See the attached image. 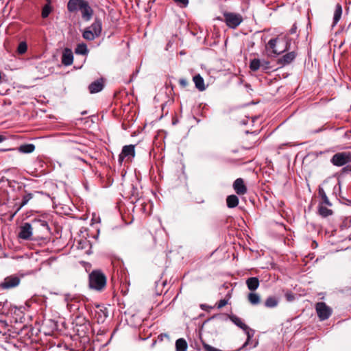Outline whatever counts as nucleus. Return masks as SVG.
<instances>
[{
    "instance_id": "40",
    "label": "nucleus",
    "mask_w": 351,
    "mask_h": 351,
    "mask_svg": "<svg viewBox=\"0 0 351 351\" xmlns=\"http://www.w3.org/2000/svg\"><path fill=\"white\" fill-rule=\"evenodd\" d=\"M203 347L205 349L206 351H223L221 350L217 349L216 348L213 347L210 345H208L207 343H204Z\"/></svg>"
},
{
    "instance_id": "30",
    "label": "nucleus",
    "mask_w": 351,
    "mask_h": 351,
    "mask_svg": "<svg viewBox=\"0 0 351 351\" xmlns=\"http://www.w3.org/2000/svg\"><path fill=\"white\" fill-rule=\"evenodd\" d=\"M97 37L95 33L89 28L86 29L83 32V38L88 40H93Z\"/></svg>"
},
{
    "instance_id": "3",
    "label": "nucleus",
    "mask_w": 351,
    "mask_h": 351,
    "mask_svg": "<svg viewBox=\"0 0 351 351\" xmlns=\"http://www.w3.org/2000/svg\"><path fill=\"white\" fill-rule=\"evenodd\" d=\"M107 278L100 269H94L88 275V285L91 289L101 291L106 285Z\"/></svg>"
},
{
    "instance_id": "43",
    "label": "nucleus",
    "mask_w": 351,
    "mask_h": 351,
    "mask_svg": "<svg viewBox=\"0 0 351 351\" xmlns=\"http://www.w3.org/2000/svg\"><path fill=\"white\" fill-rule=\"evenodd\" d=\"M343 171H350L351 172V166H346L343 169Z\"/></svg>"
},
{
    "instance_id": "5",
    "label": "nucleus",
    "mask_w": 351,
    "mask_h": 351,
    "mask_svg": "<svg viewBox=\"0 0 351 351\" xmlns=\"http://www.w3.org/2000/svg\"><path fill=\"white\" fill-rule=\"evenodd\" d=\"M216 318H219L223 321L230 319L231 320V322H232L237 326L240 328L241 330H247V325H246L245 323H243L242 322L241 319L235 315H230L228 316L226 315H223V314L214 315L212 317H210V318L205 320L204 324H206V323L208 322L209 321L216 319Z\"/></svg>"
},
{
    "instance_id": "51",
    "label": "nucleus",
    "mask_w": 351,
    "mask_h": 351,
    "mask_svg": "<svg viewBox=\"0 0 351 351\" xmlns=\"http://www.w3.org/2000/svg\"><path fill=\"white\" fill-rule=\"evenodd\" d=\"M1 306V302H0V306Z\"/></svg>"
},
{
    "instance_id": "28",
    "label": "nucleus",
    "mask_w": 351,
    "mask_h": 351,
    "mask_svg": "<svg viewBox=\"0 0 351 351\" xmlns=\"http://www.w3.org/2000/svg\"><path fill=\"white\" fill-rule=\"evenodd\" d=\"M248 300L252 305H257L260 303L261 299L258 294L250 293L248 294Z\"/></svg>"
},
{
    "instance_id": "47",
    "label": "nucleus",
    "mask_w": 351,
    "mask_h": 351,
    "mask_svg": "<svg viewBox=\"0 0 351 351\" xmlns=\"http://www.w3.org/2000/svg\"><path fill=\"white\" fill-rule=\"evenodd\" d=\"M86 113V111H84V112H82V114H85Z\"/></svg>"
},
{
    "instance_id": "32",
    "label": "nucleus",
    "mask_w": 351,
    "mask_h": 351,
    "mask_svg": "<svg viewBox=\"0 0 351 351\" xmlns=\"http://www.w3.org/2000/svg\"><path fill=\"white\" fill-rule=\"evenodd\" d=\"M49 1V3H47L46 5H45V6L43 8V10H42V17L45 19L47 17H48V16L49 15V14L51 13V10H52V8L51 6L50 5V1Z\"/></svg>"
},
{
    "instance_id": "17",
    "label": "nucleus",
    "mask_w": 351,
    "mask_h": 351,
    "mask_svg": "<svg viewBox=\"0 0 351 351\" xmlns=\"http://www.w3.org/2000/svg\"><path fill=\"white\" fill-rule=\"evenodd\" d=\"M193 81L195 83V87L199 91H203L206 89V86L204 84V80L203 77L199 74L195 75L193 78Z\"/></svg>"
},
{
    "instance_id": "13",
    "label": "nucleus",
    "mask_w": 351,
    "mask_h": 351,
    "mask_svg": "<svg viewBox=\"0 0 351 351\" xmlns=\"http://www.w3.org/2000/svg\"><path fill=\"white\" fill-rule=\"evenodd\" d=\"M296 56L295 51L289 52L278 60V64L280 66L289 64L295 60Z\"/></svg>"
},
{
    "instance_id": "8",
    "label": "nucleus",
    "mask_w": 351,
    "mask_h": 351,
    "mask_svg": "<svg viewBox=\"0 0 351 351\" xmlns=\"http://www.w3.org/2000/svg\"><path fill=\"white\" fill-rule=\"evenodd\" d=\"M315 309L318 317L322 321L328 319L332 313V308L323 302L317 303Z\"/></svg>"
},
{
    "instance_id": "46",
    "label": "nucleus",
    "mask_w": 351,
    "mask_h": 351,
    "mask_svg": "<svg viewBox=\"0 0 351 351\" xmlns=\"http://www.w3.org/2000/svg\"><path fill=\"white\" fill-rule=\"evenodd\" d=\"M5 140V137L2 135H0V143L3 141Z\"/></svg>"
},
{
    "instance_id": "6",
    "label": "nucleus",
    "mask_w": 351,
    "mask_h": 351,
    "mask_svg": "<svg viewBox=\"0 0 351 351\" xmlns=\"http://www.w3.org/2000/svg\"><path fill=\"white\" fill-rule=\"evenodd\" d=\"M350 152H343L335 154L330 158V162L336 167H342L350 162Z\"/></svg>"
},
{
    "instance_id": "1",
    "label": "nucleus",
    "mask_w": 351,
    "mask_h": 351,
    "mask_svg": "<svg viewBox=\"0 0 351 351\" xmlns=\"http://www.w3.org/2000/svg\"><path fill=\"white\" fill-rule=\"evenodd\" d=\"M40 270L41 267L39 266L27 271L21 270L16 274L5 277L3 281L1 282L0 288L3 290L15 288L19 285L22 278L29 275H36Z\"/></svg>"
},
{
    "instance_id": "18",
    "label": "nucleus",
    "mask_w": 351,
    "mask_h": 351,
    "mask_svg": "<svg viewBox=\"0 0 351 351\" xmlns=\"http://www.w3.org/2000/svg\"><path fill=\"white\" fill-rule=\"evenodd\" d=\"M246 285H247V288L250 290V291H255L256 289H258V286H259V280H258V278H256V277H251V278H249L247 280H246Z\"/></svg>"
},
{
    "instance_id": "44",
    "label": "nucleus",
    "mask_w": 351,
    "mask_h": 351,
    "mask_svg": "<svg viewBox=\"0 0 351 351\" xmlns=\"http://www.w3.org/2000/svg\"><path fill=\"white\" fill-rule=\"evenodd\" d=\"M200 307L203 310H206L208 308H209L206 304H201Z\"/></svg>"
},
{
    "instance_id": "49",
    "label": "nucleus",
    "mask_w": 351,
    "mask_h": 351,
    "mask_svg": "<svg viewBox=\"0 0 351 351\" xmlns=\"http://www.w3.org/2000/svg\"><path fill=\"white\" fill-rule=\"evenodd\" d=\"M274 265L273 264H271V268H274Z\"/></svg>"
},
{
    "instance_id": "4",
    "label": "nucleus",
    "mask_w": 351,
    "mask_h": 351,
    "mask_svg": "<svg viewBox=\"0 0 351 351\" xmlns=\"http://www.w3.org/2000/svg\"><path fill=\"white\" fill-rule=\"evenodd\" d=\"M223 17V21L231 29H236L243 21L242 16L238 13L225 12Z\"/></svg>"
},
{
    "instance_id": "45",
    "label": "nucleus",
    "mask_w": 351,
    "mask_h": 351,
    "mask_svg": "<svg viewBox=\"0 0 351 351\" xmlns=\"http://www.w3.org/2000/svg\"><path fill=\"white\" fill-rule=\"evenodd\" d=\"M163 334H161L160 335L158 336V338L162 341V339H163V337H162ZM164 336L165 337H167L168 335L167 334H164Z\"/></svg>"
},
{
    "instance_id": "29",
    "label": "nucleus",
    "mask_w": 351,
    "mask_h": 351,
    "mask_svg": "<svg viewBox=\"0 0 351 351\" xmlns=\"http://www.w3.org/2000/svg\"><path fill=\"white\" fill-rule=\"evenodd\" d=\"M75 52L77 54L86 55L88 52L86 45L84 43L77 45Z\"/></svg>"
},
{
    "instance_id": "31",
    "label": "nucleus",
    "mask_w": 351,
    "mask_h": 351,
    "mask_svg": "<svg viewBox=\"0 0 351 351\" xmlns=\"http://www.w3.org/2000/svg\"><path fill=\"white\" fill-rule=\"evenodd\" d=\"M261 64L260 59L254 58L250 61V68L252 71H256L261 68Z\"/></svg>"
},
{
    "instance_id": "2",
    "label": "nucleus",
    "mask_w": 351,
    "mask_h": 351,
    "mask_svg": "<svg viewBox=\"0 0 351 351\" xmlns=\"http://www.w3.org/2000/svg\"><path fill=\"white\" fill-rule=\"evenodd\" d=\"M34 232V241L40 243H47L51 239V229L45 220L35 219L32 221Z\"/></svg>"
},
{
    "instance_id": "41",
    "label": "nucleus",
    "mask_w": 351,
    "mask_h": 351,
    "mask_svg": "<svg viewBox=\"0 0 351 351\" xmlns=\"http://www.w3.org/2000/svg\"><path fill=\"white\" fill-rule=\"evenodd\" d=\"M179 84H180V86H182V87H186L187 85H188V81L184 79V78H181L179 80Z\"/></svg>"
},
{
    "instance_id": "34",
    "label": "nucleus",
    "mask_w": 351,
    "mask_h": 351,
    "mask_svg": "<svg viewBox=\"0 0 351 351\" xmlns=\"http://www.w3.org/2000/svg\"><path fill=\"white\" fill-rule=\"evenodd\" d=\"M32 197L33 196H32V193H27L25 195H24L21 205L17 208L16 211L15 212V213L13 215H14L23 206L26 205L27 204V202L32 198Z\"/></svg>"
},
{
    "instance_id": "15",
    "label": "nucleus",
    "mask_w": 351,
    "mask_h": 351,
    "mask_svg": "<svg viewBox=\"0 0 351 351\" xmlns=\"http://www.w3.org/2000/svg\"><path fill=\"white\" fill-rule=\"evenodd\" d=\"M84 0H69L67 3V9L70 12L80 10Z\"/></svg>"
},
{
    "instance_id": "33",
    "label": "nucleus",
    "mask_w": 351,
    "mask_h": 351,
    "mask_svg": "<svg viewBox=\"0 0 351 351\" xmlns=\"http://www.w3.org/2000/svg\"><path fill=\"white\" fill-rule=\"evenodd\" d=\"M278 38H272L268 42V46L272 49V52L275 54H280L282 51H278L276 49Z\"/></svg>"
},
{
    "instance_id": "27",
    "label": "nucleus",
    "mask_w": 351,
    "mask_h": 351,
    "mask_svg": "<svg viewBox=\"0 0 351 351\" xmlns=\"http://www.w3.org/2000/svg\"><path fill=\"white\" fill-rule=\"evenodd\" d=\"M278 304V300L273 296L268 297L265 302V306L267 308H274Z\"/></svg>"
},
{
    "instance_id": "26",
    "label": "nucleus",
    "mask_w": 351,
    "mask_h": 351,
    "mask_svg": "<svg viewBox=\"0 0 351 351\" xmlns=\"http://www.w3.org/2000/svg\"><path fill=\"white\" fill-rule=\"evenodd\" d=\"M156 285V294L158 295H161L162 288L167 285V279L164 280H158L155 282Z\"/></svg>"
},
{
    "instance_id": "38",
    "label": "nucleus",
    "mask_w": 351,
    "mask_h": 351,
    "mask_svg": "<svg viewBox=\"0 0 351 351\" xmlns=\"http://www.w3.org/2000/svg\"><path fill=\"white\" fill-rule=\"evenodd\" d=\"M177 5L180 7L186 8L189 5V0H173Z\"/></svg>"
},
{
    "instance_id": "23",
    "label": "nucleus",
    "mask_w": 351,
    "mask_h": 351,
    "mask_svg": "<svg viewBox=\"0 0 351 351\" xmlns=\"http://www.w3.org/2000/svg\"><path fill=\"white\" fill-rule=\"evenodd\" d=\"M35 145L34 144H24L19 147V152L24 154H29L34 151Z\"/></svg>"
},
{
    "instance_id": "22",
    "label": "nucleus",
    "mask_w": 351,
    "mask_h": 351,
    "mask_svg": "<svg viewBox=\"0 0 351 351\" xmlns=\"http://www.w3.org/2000/svg\"><path fill=\"white\" fill-rule=\"evenodd\" d=\"M342 14V8L340 4H337L335 8L334 16H333V24L332 26H335L339 21Z\"/></svg>"
},
{
    "instance_id": "21",
    "label": "nucleus",
    "mask_w": 351,
    "mask_h": 351,
    "mask_svg": "<svg viewBox=\"0 0 351 351\" xmlns=\"http://www.w3.org/2000/svg\"><path fill=\"white\" fill-rule=\"evenodd\" d=\"M227 206L230 208H235L239 204V198L235 195H228L226 198Z\"/></svg>"
},
{
    "instance_id": "14",
    "label": "nucleus",
    "mask_w": 351,
    "mask_h": 351,
    "mask_svg": "<svg viewBox=\"0 0 351 351\" xmlns=\"http://www.w3.org/2000/svg\"><path fill=\"white\" fill-rule=\"evenodd\" d=\"M73 61V52L70 49H64L62 56V63L64 66L71 65Z\"/></svg>"
},
{
    "instance_id": "16",
    "label": "nucleus",
    "mask_w": 351,
    "mask_h": 351,
    "mask_svg": "<svg viewBox=\"0 0 351 351\" xmlns=\"http://www.w3.org/2000/svg\"><path fill=\"white\" fill-rule=\"evenodd\" d=\"M104 88V82L102 79L97 80L93 82H92L89 86L88 89L90 93H97L101 91Z\"/></svg>"
},
{
    "instance_id": "11",
    "label": "nucleus",
    "mask_w": 351,
    "mask_h": 351,
    "mask_svg": "<svg viewBox=\"0 0 351 351\" xmlns=\"http://www.w3.org/2000/svg\"><path fill=\"white\" fill-rule=\"evenodd\" d=\"M233 188L239 195H244L247 193V187L242 178H237L233 183Z\"/></svg>"
},
{
    "instance_id": "24",
    "label": "nucleus",
    "mask_w": 351,
    "mask_h": 351,
    "mask_svg": "<svg viewBox=\"0 0 351 351\" xmlns=\"http://www.w3.org/2000/svg\"><path fill=\"white\" fill-rule=\"evenodd\" d=\"M187 343L183 338H180L176 341V351H186L187 349Z\"/></svg>"
},
{
    "instance_id": "35",
    "label": "nucleus",
    "mask_w": 351,
    "mask_h": 351,
    "mask_svg": "<svg viewBox=\"0 0 351 351\" xmlns=\"http://www.w3.org/2000/svg\"><path fill=\"white\" fill-rule=\"evenodd\" d=\"M27 45L25 42H21L17 47V52L19 54H23L27 51Z\"/></svg>"
},
{
    "instance_id": "50",
    "label": "nucleus",
    "mask_w": 351,
    "mask_h": 351,
    "mask_svg": "<svg viewBox=\"0 0 351 351\" xmlns=\"http://www.w3.org/2000/svg\"><path fill=\"white\" fill-rule=\"evenodd\" d=\"M274 265L273 264H271V268H274Z\"/></svg>"
},
{
    "instance_id": "7",
    "label": "nucleus",
    "mask_w": 351,
    "mask_h": 351,
    "mask_svg": "<svg viewBox=\"0 0 351 351\" xmlns=\"http://www.w3.org/2000/svg\"><path fill=\"white\" fill-rule=\"evenodd\" d=\"M32 223H24L19 228L18 237L23 240L34 241V232H33Z\"/></svg>"
},
{
    "instance_id": "39",
    "label": "nucleus",
    "mask_w": 351,
    "mask_h": 351,
    "mask_svg": "<svg viewBox=\"0 0 351 351\" xmlns=\"http://www.w3.org/2000/svg\"><path fill=\"white\" fill-rule=\"evenodd\" d=\"M285 296L288 302H292L295 300V295L291 291H287Z\"/></svg>"
},
{
    "instance_id": "36",
    "label": "nucleus",
    "mask_w": 351,
    "mask_h": 351,
    "mask_svg": "<svg viewBox=\"0 0 351 351\" xmlns=\"http://www.w3.org/2000/svg\"><path fill=\"white\" fill-rule=\"evenodd\" d=\"M230 298V293H228L224 299L220 300L218 303L217 304V308H221L222 307L225 306L228 302V299Z\"/></svg>"
},
{
    "instance_id": "12",
    "label": "nucleus",
    "mask_w": 351,
    "mask_h": 351,
    "mask_svg": "<svg viewBox=\"0 0 351 351\" xmlns=\"http://www.w3.org/2000/svg\"><path fill=\"white\" fill-rule=\"evenodd\" d=\"M80 10L82 12V16L84 20L88 21L91 19L93 11L87 1H84L83 2V5Z\"/></svg>"
},
{
    "instance_id": "10",
    "label": "nucleus",
    "mask_w": 351,
    "mask_h": 351,
    "mask_svg": "<svg viewBox=\"0 0 351 351\" xmlns=\"http://www.w3.org/2000/svg\"><path fill=\"white\" fill-rule=\"evenodd\" d=\"M257 134H251L243 141V147L245 149H250L257 145Z\"/></svg>"
},
{
    "instance_id": "37",
    "label": "nucleus",
    "mask_w": 351,
    "mask_h": 351,
    "mask_svg": "<svg viewBox=\"0 0 351 351\" xmlns=\"http://www.w3.org/2000/svg\"><path fill=\"white\" fill-rule=\"evenodd\" d=\"M261 68L263 70H267V69H271L270 62L268 60H261Z\"/></svg>"
},
{
    "instance_id": "20",
    "label": "nucleus",
    "mask_w": 351,
    "mask_h": 351,
    "mask_svg": "<svg viewBox=\"0 0 351 351\" xmlns=\"http://www.w3.org/2000/svg\"><path fill=\"white\" fill-rule=\"evenodd\" d=\"M90 29L97 37L101 32V22L99 19H96L94 23L88 27Z\"/></svg>"
},
{
    "instance_id": "42",
    "label": "nucleus",
    "mask_w": 351,
    "mask_h": 351,
    "mask_svg": "<svg viewBox=\"0 0 351 351\" xmlns=\"http://www.w3.org/2000/svg\"><path fill=\"white\" fill-rule=\"evenodd\" d=\"M296 30H297V25L295 23V24L293 25V26L290 29L289 32H290L291 34H295L296 32Z\"/></svg>"
},
{
    "instance_id": "25",
    "label": "nucleus",
    "mask_w": 351,
    "mask_h": 351,
    "mask_svg": "<svg viewBox=\"0 0 351 351\" xmlns=\"http://www.w3.org/2000/svg\"><path fill=\"white\" fill-rule=\"evenodd\" d=\"M318 194H319V196L321 197L322 199V202L320 204H325L326 206H332V204L331 202L329 201L324 190L323 188L322 187H319V189H318Z\"/></svg>"
},
{
    "instance_id": "9",
    "label": "nucleus",
    "mask_w": 351,
    "mask_h": 351,
    "mask_svg": "<svg viewBox=\"0 0 351 351\" xmlns=\"http://www.w3.org/2000/svg\"><path fill=\"white\" fill-rule=\"evenodd\" d=\"M135 146L133 145L123 146L121 154L119 156V162L122 164L125 158L134 157L135 156Z\"/></svg>"
},
{
    "instance_id": "19",
    "label": "nucleus",
    "mask_w": 351,
    "mask_h": 351,
    "mask_svg": "<svg viewBox=\"0 0 351 351\" xmlns=\"http://www.w3.org/2000/svg\"><path fill=\"white\" fill-rule=\"evenodd\" d=\"M326 206L325 204H319L318 206V213L323 217H327L333 214V211Z\"/></svg>"
},
{
    "instance_id": "48",
    "label": "nucleus",
    "mask_w": 351,
    "mask_h": 351,
    "mask_svg": "<svg viewBox=\"0 0 351 351\" xmlns=\"http://www.w3.org/2000/svg\"><path fill=\"white\" fill-rule=\"evenodd\" d=\"M350 162H351V152H350Z\"/></svg>"
}]
</instances>
